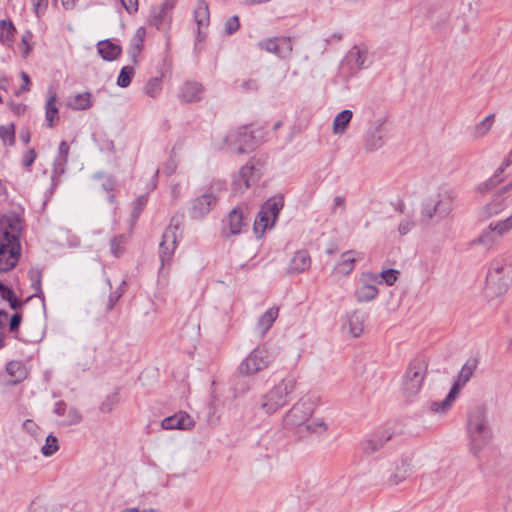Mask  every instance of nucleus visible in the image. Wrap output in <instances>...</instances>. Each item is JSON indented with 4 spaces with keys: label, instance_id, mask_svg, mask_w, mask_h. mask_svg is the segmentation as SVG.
Listing matches in <instances>:
<instances>
[{
    "label": "nucleus",
    "instance_id": "obj_6",
    "mask_svg": "<svg viewBox=\"0 0 512 512\" xmlns=\"http://www.w3.org/2000/svg\"><path fill=\"white\" fill-rule=\"evenodd\" d=\"M452 197L446 189H439L421 204L419 224L429 225L436 215H447L452 210Z\"/></svg>",
    "mask_w": 512,
    "mask_h": 512
},
{
    "label": "nucleus",
    "instance_id": "obj_27",
    "mask_svg": "<svg viewBox=\"0 0 512 512\" xmlns=\"http://www.w3.org/2000/svg\"><path fill=\"white\" fill-rule=\"evenodd\" d=\"M202 95V85L197 82L189 81L182 86L179 97L184 102H194L200 100Z\"/></svg>",
    "mask_w": 512,
    "mask_h": 512
},
{
    "label": "nucleus",
    "instance_id": "obj_37",
    "mask_svg": "<svg viewBox=\"0 0 512 512\" xmlns=\"http://www.w3.org/2000/svg\"><path fill=\"white\" fill-rule=\"evenodd\" d=\"M352 115V111L346 109L335 116L332 125V131L335 135H341L345 132L352 119Z\"/></svg>",
    "mask_w": 512,
    "mask_h": 512
},
{
    "label": "nucleus",
    "instance_id": "obj_59",
    "mask_svg": "<svg viewBox=\"0 0 512 512\" xmlns=\"http://www.w3.org/2000/svg\"><path fill=\"white\" fill-rule=\"evenodd\" d=\"M121 3L128 13H134L138 10V0H121Z\"/></svg>",
    "mask_w": 512,
    "mask_h": 512
},
{
    "label": "nucleus",
    "instance_id": "obj_22",
    "mask_svg": "<svg viewBox=\"0 0 512 512\" xmlns=\"http://www.w3.org/2000/svg\"><path fill=\"white\" fill-rule=\"evenodd\" d=\"M6 375L8 379L5 384L9 386L16 385L27 378L28 371L25 365L19 361H10L6 365Z\"/></svg>",
    "mask_w": 512,
    "mask_h": 512
},
{
    "label": "nucleus",
    "instance_id": "obj_61",
    "mask_svg": "<svg viewBox=\"0 0 512 512\" xmlns=\"http://www.w3.org/2000/svg\"><path fill=\"white\" fill-rule=\"evenodd\" d=\"M176 168H177V162L174 159H169L163 167V172L166 175H171L175 172Z\"/></svg>",
    "mask_w": 512,
    "mask_h": 512
},
{
    "label": "nucleus",
    "instance_id": "obj_29",
    "mask_svg": "<svg viewBox=\"0 0 512 512\" xmlns=\"http://www.w3.org/2000/svg\"><path fill=\"white\" fill-rule=\"evenodd\" d=\"M57 95L53 89L48 90V99L45 105V119L48 127L52 128L59 119L58 108L56 106Z\"/></svg>",
    "mask_w": 512,
    "mask_h": 512
},
{
    "label": "nucleus",
    "instance_id": "obj_15",
    "mask_svg": "<svg viewBox=\"0 0 512 512\" xmlns=\"http://www.w3.org/2000/svg\"><path fill=\"white\" fill-rule=\"evenodd\" d=\"M260 169L248 163L241 167L232 183V191L241 194L260 178Z\"/></svg>",
    "mask_w": 512,
    "mask_h": 512
},
{
    "label": "nucleus",
    "instance_id": "obj_45",
    "mask_svg": "<svg viewBox=\"0 0 512 512\" xmlns=\"http://www.w3.org/2000/svg\"><path fill=\"white\" fill-rule=\"evenodd\" d=\"M59 449L58 440L53 435H48L45 440V444L41 448V452L44 456L49 457L55 454Z\"/></svg>",
    "mask_w": 512,
    "mask_h": 512
},
{
    "label": "nucleus",
    "instance_id": "obj_30",
    "mask_svg": "<svg viewBox=\"0 0 512 512\" xmlns=\"http://www.w3.org/2000/svg\"><path fill=\"white\" fill-rule=\"evenodd\" d=\"M97 50L100 56L106 61H113L121 54V47L110 40L98 42Z\"/></svg>",
    "mask_w": 512,
    "mask_h": 512
},
{
    "label": "nucleus",
    "instance_id": "obj_62",
    "mask_svg": "<svg viewBox=\"0 0 512 512\" xmlns=\"http://www.w3.org/2000/svg\"><path fill=\"white\" fill-rule=\"evenodd\" d=\"M22 317L19 313H15L10 320L9 329L10 331H15L19 327L21 323Z\"/></svg>",
    "mask_w": 512,
    "mask_h": 512
},
{
    "label": "nucleus",
    "instance_id": "obj_12",
    "mask_svg": "<svg viewBox=\"0 0 512 512\" xmlns=\"http://www.w3.org/2000/svg\"><path fill=\"white\" fill-rule=\"evenodd\" d=\"M22 231L23 221L19 213L8 212L0 217V237L6 236L7 239L20 243Z\"/></svg>",
    "mask_w": 512,
    "mask_h": 512
},
{
    "label": "nucleus",
    "instance_id": "obj_44",
    "mask_svg": "<svg viewBox=\"0 0 512 512\" xmlns=\"http://www.w3.org/2000/svg\"><path fill=\"white\" fill-rule=\"evenodd\" d=\"M135 71L134 68L131 66H124L117 78V85L121 88H126L129 86L132 77L134 76Z\"/></svg>",
    "mask_w": 512,
    "mask_h": 512
},
{
    "label": "nucleus",
    "instance_id": "obj_35",
    "mask_svg": "<svg viewBox=\"0 0 512 512\" xmlns=\"http://www.w3.org/2000/svg\"><path fill=\"white\" fill-rule=\"evenodd\" d=\"M69 145L62 141L58 147V154L54 160L53 174L60 176L64 173L68 161Z\"/></svg>",
    "mask_w": 512,
    "mask_h": 512
},
{
    "label": "nucleus",
    "instance_id": "obj_18",
    "mask_svg": "<svg viewBox=\"0 0 512 512\" xmlns=\"http://www.w3.org/2000/svg\"><path fill=\"white\" fill-rule=\"evenodd\" d=\"M460 389H461V384H459L458 382H455L453 384V386L451 387L449 393L445 397V399H443L441 401H433L430 404L429 411L432 414L437 415V416L446 415L450 411L454 401L456 400Z\"/></svg>",
    "mask_w": 512,
    "mask_h": 512
},
{
    "label": "nucleus",
    "instance_id": "obj_56",
    "mask_svg": "<svg viewBox=\"0 0 512 512\" xmlns=\"http://www.w3.org/2000/svg\"><path fill=\"white\" fill-rule=\"evenodd\" d=\"M20 77L23 81V86L20 87L16 92L15 94L16 95H20L24 92H28L30 90V85H31V81H30V78L28 76V74L26 72H21L20 73Z\"/></svg>",
    "mask_w": 512,
    "mask_h": 512
},
{
    "label": "nucleus",
    "instance_id": "obj_11",
    "mask_svg": "<svg viewBox=\"0 0 512 512\" xmlns=\"http://www.w3.org/2000/svg\"><path fill=\"white\" fill-rule=\"evenodd\" d=\"M21 256V243L0 237V272L13 269Z\"/></svg>",
    "mask_w": 512,
    "mask_h": 512
},
{
    "label": "nucleus",
    "instance_id": "obj_39",
    "mask_svg": "<svg viewBox=\"0 0 512 512\" xmlns=\"http://www.w3.org/2000/svg\"><path fill=\"white\" fill-rule=\"evenodd\" d=\"M328 429V424L320 418L309 419L307 425L304 428V433H312L317 435L324 434Z\"/></svg>",
    "mask_w": 512,
    "mask_h": 512
},
{
    "label": "nucleus",
    "instance_id": "obj_24",
    "mask_svg": "<svg viewBox=\"0 0 512 512\" xmlns=\"http://www.w3.org/2000/svg\"><path fill=\"white\" fill-rule=\"evenodd\" d=\"M247 226L246 216L243 210L239 207L234 208L227 217V227L230 235H237L242 233L243 229Z\"/></svg>",
    "mask_w": 512,
    "mask_h": 512
},
{
    "label": "nucleus",
    "instance_id": "obj_49",
    "mask_svg": "<svg viewBox=\"0 0 512 512\" xmlns=\"http://www.w3.org/2000/svg\"><path fill=\"white\" fill-rule=\"evenodd\" d=\"M399 272L394 269L383 270L379 276V279L384 281L388 286H392L398 279Z\"/></svg>",
    "mask_w": 512,
    "mask_h": 512
},
{
    "label": "nucleus",
    "instance_id": "obj_64",
    "mask_svg": "<svg viewBox=\"0 0 512 512\" xmlns=\"http://www.w3.org/2000/svg\"><path fill=\"white\" fill-rule=\"evenodd\" d=\"M76 1L77 0H61V3L64 8L70 9L75 5Z\"/></svg>",
    "mask_w": 512,
    "mask_h": 512
},
{
    "label": "nucleus",
    "instance_id": "obj_53",
    "mask_svg": "<svg viewBox=\"0 0 512 512\" xmlns=\"http://www.w3.org/2000/svg\"><path fill=\"white\" fill-rule=\"evenodd\" d=\"M171 7L172 5H169L167 0L166 3H164L163 6L160 8L159 12L152 16L151 21L157 28H159L160 23L162 22L166 9H170Z\"/></svg>",
    "mask_w": 512,
    "mask_h": 512
},
{
    "label": "nucleus",
    "instance_id": "obj_47",
    "mask_svg": "<svg viewBox=\"0 0 512 512\" xmlns=\"http://www.w3.org/2000/svg\"><path fill=\"white\" fill-rule=\"evenodd\" d=\"M0 137L4 144L12 145L14 143V137H15L14 125L9 124L6 126H1L0 127Z\"/></svg>",
    "mask_w": 512,
    "mask_h": 512
},
{
    "label": "nucleus",
    "instance_id": "obj_41",
    "mask_svg": "<svg viewBox=\"0 0 512 512\" xmlns=\"http://www.w3.org/2000/svg\"><path fill=\"white\" fill-rule=\"evenodd\" d=\"M386 440L378 437H370L362 442V450L366 454H372L383 447Z\"/></svg>",
    "mask_w": 512,
    "mask_h": 512
},
{
    "label": "nucleus",
    "instance_id": "obj_10",
    "mask_svg": "<svg viewBox=\"0 0 512 512\" xmlns=\"http://www.w3.org/2000/svg\"><path fill=\"white\" fill-rule=\"evenodd\" d=\"M378 284H381V280L377 274L363 272L359 278V286L354 291L356 302L366 303L376 299L379 294Z\"/></svg>",
    "mask_w": 512,
    "mask_h": 512
},
{
    "label": "nucleus",
    "instance_id": "obj_40",
    "mask_svg": "<svg viewBox=\"0 0 512 512\" xmlns=\"http://www.w3.org/2000/svg\"><path fill=\"white\" fill-rule=\"evenodd\" d=\"M477 367V360L476 359H469L466 361V363L463 365L459 372V380L457 381L459 384L462 382V384H465L469 379L472 377L474 371Z\"/></svg>",
    "mask_w": 512,
    "mask_h": 512
},
{
    "label": "nucleus",
    "instance_id": "obj_26",
    "mask_svg": "<svg viewBox=\"0 0 512 512\" xmlns=\"http://www.w3.org/2000/svg\"><path fill=\"white\" fill-rule=\"evenodd\" d=\"M228 139L239 144V147L237 148V152L239 153L253 149L255 145L254 137L251 135V132L248 130V128H243L237 133H231L228 136Z\"/></svg>",
    "mask_w": 512,
    "mask_h": 512
},
{
    "label": "nucleus",
    "instance_id": "obj_31",
    "mask_svg": "<svg viewBox=\"0 0 512 512\" xmlns=\"http://www.w3.org/2000/svg\"><path fill=\"white\" fill-rule=\"evenodd\" d=\"M356 256L352 251L343 253L342 258L334 266L333 272L336 275L346 276L352 272L355 266Z\"/></svg>",
    "mask_w": 512,
    "mask_h": 512
},
{
    "label": "nucleus",
    "instance_id": "obj_16",
    "mask_svg": "<svg viewBox=\"0 0 512 512\" xmlns=\"http://www.w3.org/2000/svg\"><path fill=\"white\" fill-rule=\"evenodd\" d=\"M387 138V128L382 121H376L367 130L364 148L368 152H374L384 146Z\"/></svg>",
    "mask_w": 512,
    "mask_h": 512
},
{
    "label": "nucleus",
    "instance_id": "obj_38",
    "mask_svg": "<svg viewBox=\"0 0 512 512\" xmlns=\"http://www.w3.org/2000/svg\"><path fill=\"white\" fill-rule=\"evenodd\" d=\"M495 122V114H489L478 122L473 129V135L476 138L485 137L492 129Z\"/></svg>",
    "mask_w": 512,
    "mask_h": 512
},
{
    "label": "nucleus",
    "instance_id": "obj_58",
    "mask_svg": "<svg viewBox=\"0 0 512 512\" xmlns=\"http://www.w3.org/2000/svg\"><path fill=\"white\" fill-rule=\"evenodd\" d=\"M22 426H23V429L25 431H27L28 433H30L31 435L37 434L38 426L33 420H30V419L25 420L23 422Z\"/></svg>",
    "mask_w": 512,
    "mask_h": 512
},
{
    "label": "nucleus",
    "instance_id": "obj_13",
    "mask_svg": "<svg viewBox=\"0 0 512 512\" xmlns=\"http://www.w3.org/2000/svg\"><path fill=\"white\" fill-rule=\"evenodd\" d=\"M502 223L503 219L490 223L489 226L471 242V246L480 245L486 250L491 249L499 238L511 231L510 228L501 226Z\"/></svg>",
    "mask_w": 512,
    "mask_h": 512
},
{
    "label": "nucleus",
    "instance_id": "obj_28",
    "mask_svg": "<svg viewBox=\"0 0 512 512\" xmlns=\"http://www.w3.org/2000/svg\"><path fill=\"white\" fill-rule=\"evenodd\" d=\"M66 106L76 111L87 110L92 106V96L89 92L75 94L67 99Z\"/></svg>",
    "mask_w": 512,
    "mask_h": 512
},
{
    "label": "nucleus",
    "instance_id": "obj_51",
    "mask_svg": "<svg viewBox=\"0 0 512 512\" xmlns=\"http://www.w3.org/2000/svg\"><path fill=\"white\" fill-rule=\"evenodd\" d=\"M161 89V82H160V79L158 78H154V79H151L146 87H145V92L147 95L151 96V97H155L156 94L160 91Z\"/></svg>",
    "mask_w": 512,
    "mask_h": 512
},
{
    "label": "nucleus",
    "instance_id": "obj_55",
    "mask_svg": "<svg viewBox=\"0 0 512 512\" xmlns=\"http://www.w3.org/2000/svg\"><path fill=\"white\" fill-rule=\"evenodd\" d=\"M34 12L37 16L45 13L48 7V0H32Z\"/></svg>",
    "mask_w": 512,
    "mask_h": 512
},
{
    "label": "nucleus",
    "instance_id": "obj_60",
    "mask_svg": "<svg viewBox=\"0 0 512 512\" xmlns=\"http://www.w3.org/2000/svg\"><path fill=\"white\" fill-rule=\"evenodd\" d=\"M36 152L34 149H30L23 157V164L27 167L31 166L36 159Z\"/></svg>",
    "mask_w": 512,
    "mask_h": 512
},
{
    "label": "nucleus",
    "instance_id": "obj_17",
    "mask_svg": "<svg viewBox=\"0 0 512 512\" xmlns=\"http://www.w3.org/2000/svg\"><path fill=\"white\" fill-rule=\"evenodd\" d=\"M508 205L507 198L501 196V192H497L489 202L479 208L478 216L481 220L487 221L501 215L507 209Z\"/></svg>",
    "mask_w": 512,
    "mask_h": 512
},
{
    "label": "nucleus",
    "instance_id": "obj_42",
    "mask_svg": "<svg viewBox=\"0 0 512 512\" xmlns=\"http://www.w3.org/2000/svg\"><path fill=\"white\" fill-rule=\"evenodd\" d=\"M0 295L2 299L6 300L12 309H17L22 305V302L15 296L14 292L0 282Z\"/></svg>",
    "mask_w": 512,
    "mask_h": 512
},
{
    "label": "nucleus",
    "instance_id": "obj_21",
    "mask_svg": "<svg viewBox=\"0 0 512 512\" xmlns=\"http://www.w3.org/2000/svg\"><path fill=\"white\" fill-rule=\"evenodd\" d=\"M161 426L163 429L166 430H189L194 426V420L189 414L185 412H179L172 416L164 418L161 422Z\"/></svg>",
    "mask_w": 512,
    "mask_h": 512
},
{
    "label": "nucleus",
    "instance_id": "obj_23",
    "mask_svg": "<svg viewBox=\"0 0 512 512\" xmlns=\"http://www.w3.org/2000/svg\"><path fill=\"white\" fill-rule=\"evenodd\" d=\"M54 412L62 418L61 424L65 426L78 424L82 419L80 412L76 408L68 407L62 402L56 403Z\"/></svg>",
    "mask_w": 512,
    "mask_h": 512
},
{
    "label": "nucleus",
    "instance_id": "obj_50",
    "mask_svg": "<svg viewBox=\"0 0 512 512\" xmlns=\"http://www.w3.org/2000/svg\"><path fill=\"white\" fill-rule=\"evenodd\" d=\"M416 226V221L413 217L407 215L403 218V220L399 223L398 231L401 235H406L412 231V229Z\"/></svg>",
    "mask_w": 512,
    "mask_h": 512
},
{
    "label": "nucleus",
    "instance_id": "obj_36",
    "mask_svg": "<svg viewBox=\"0 0 512 512\" xmlns=\"http://www.w3.org/2000/svg\"><path fill=\"white\" fill-rule=\"evenodd\" d=\"M16 28L11 20H0V43L7 47H12Z\"/></svg>",
    "mask_w": 512,
    "mask_h": 512
},
{
    "label": "nucleus",
    "instance_id": "obj_20",
    "mask_svg": "<svg viewBox=\"0 0 512 512\" xmlns=\"http://www.w3.org/2000/svg\"><path fill=\"white\" fill-rule=\"evenodd\" d=\"M217 197L212 192H206L192 202L191 214L200 219L207 215L215 206Z\"/></svg>",
    "mask_w": 512,
    "mask_h": 512
},
{
    "label": "nucleus",
    "instance_id": "obj_54",
    "mask_svg": "<svg viewBox=\"0 0 512 512\" xmlns=\"http://www.w3.org/2000/svg\"><path fill=\"white\" fill-rule=\"evenodd\" d=\"M239 19L237 16L230 17L225 23V31L227 34H232L239 29Z\"/></svg>",
    "mask_w": 512,
    "mask_h": 512
},
{
    "label": "nucleus",
    "instance_id": "obj_32",
    "mask_svg": "<svg viewBox=\"0 0 512 512\" xmlns=\"http://www.w3.org/2000/svg\"><path fill=\"white\" fill-rule=\"evenodd\" d=\"M311 265V258L307 251H297L290 262V271L292 273H301L307 270Z\"/></svg>",
    "mask_w": 512,
    "mask_h": 512
},
{
    "label": "nucleus",
    "instance_id": "obj_19",
    "mask_svg": "<svg viewBox=\"0 0 512 512\" xmlns=\"http://www.w3.org/2000/svg\"><path fill=\"white\" fill-rule=\"evenodd\" d=\"M509 165L510 160H504L491 177L485 179L475 186V193L479 196H485L495 187H497L503 180L501 175Z\"/></svg>",
    "mask_w": 512,
    "mask_h": 512
},
{
    "label": "nucleus",
    "instance_id": "obj_8",
    "mask_svg": "<svg viewBox=\"0 0 512 512\" xmlns=\"http://www.w3.org/2000/svg\"><path fill=\"white\" fill-rule=\"evenodd\" d=\"M282 207V197H271L263 204L254 221V231L257 235H263L267 229L274 226Z\"/></svg>",
    "mask_w": 512,
    "mask_h": 512
},
{
    "label": "nucleus",
    "instance_id": "obj_25",
    "mask_svg": "<svg viewBox=\"0 0 512 512\" xmlns=\"http://www.w3.org/2000/svg\"><path fill=\"white\" fill-rule=\"evenodd\" d=\"M278 312V308L271 307L260 316L254 328L255 333L260 338L264 337L265 334L269 331V329L271 328V326L278 317Z\"/></svg>",
    "mask_w": 512,
    "mask_h": 512
},
{
    "label": "nucleus",
    "instance_id": "obj_34",
    "mask_svg": "<svg viewBox=\"0 0 512 512\" xmlns=\"http://www.w3.org/2000/svg\"><path fill=\"white\" fill-rule=\"evenodd\" d=\"M194 18L200 34L201 30L206 28L210 21L209 8L205 0H197V5L194 10Z\"/></svg>",
    "mask_w": 512,
    "mask_h": 512
},
{
    "label": "nucleus",
    "instance_id": "obj_3",
    "mask_svg": "<svg viewBox=\"0 0 512 512\" xmlns=\"http://www.w3.org/2000/svg\"><path fill=\"white\" fill-rule=\"evenodd\" d=\"M297 386L292 376H286L275 383L259 401V409L265 415H273L285 407L291 400Z\"/></svg>",
    "mask_w": 512,
    "mask_h": 512
},
{
    "label": "nucleus",
    "instance_id": "obj_33",
    "mask_svg": "<svg viewBox=\"0 0 512 512\" xmlns=\"http://www.w3.org/2000/svg\"><path fill=\"white\" fill-rule=\"evenodd\" d=\"M348 60L354 65L356 71L365 69L370 64L368 51L360 47H354L349 52Z\"/></svg>",
    "mask_w": 512,
    "mask_h": 512
},
{
    "label": "nucleus",
    "instance_id": "obj_43",
    "mask_svg": "<svg viewBox=\"0 0 512 512\" xmlns=\"http://www.w3.org/2000/svg\"><path fill=\"white\" fill-rule=\"evenodd\" d=\"M144 35H145L144 29L139 28L137 30L135 36L133 37L130 53H131V56L134 59V61H136V57L139 55V53L142 49Z\"/></svg>",
    "mask_w": 512,
    "mask_h": 512
},
{
    "label": "nucleus",
    "instance_id": "obj_2",
    "mask_svg": "<svg viewBox=\"0 0 512 512\" xmlns=\"http://www.w3.org/2000/svg\"><path fill=\"white\" fill-rule=\"evenodd\" d=\"M512 287V262L504 259L491 263L487 275L484 294L489 302H496Z\"/></svg>",
    "mask_w": 512,
    "mask_h": 512
},
{
    "label": "nucleus",
    "instance_id": "obj_46",
    "mask_svg": "<svg viewBox=\"0 0 512 512\" xmlns=\"http://www.w3.org/2000/svg\"><path fill=\"white\" fill-rule=\"evenodd\" d=\"M292 52V42L289 38H277V56L285 58Z\"/></svg>",
    "mask_w": 512,
    "mask_h": 512
},
{
    "label": "nucleus",
    "instance_id": "obj_52",
    "mask_svg": "<svg viewBox=\"0 0 512 512\" xmlns=\"http://www.w3.org/2000/svg\"><path fill=\"white\" fill-rule=\"evenodd\" d=\"M32 38H33V35H32V33L30 31H26L22 35V38H21V43H22V46H23L22 56L24 58H26L29 55V53H30V51L32 49V47L30 45V42H31Z\"/></svg>",
    "mask_w": 512,
    "mask_h": 512
},
{
    "label": "nucleus",
    "instance_id": "obj_5",
    "mask_svg": "<svg viewBox=\"0 0 512 512\" xmlns=\"http://www.w3.org/2000/svg\"><path fill=\"white\" fill-rule=\"evenodd\" d=\"M316 405V400L313 397H301L285 413L282 420L283 427L286 429H295L298 433H304V428L311 418Z\"/></svg>",
    "mask_w": 512,
    "mask_h": 512
},
{
    "label": "nucleus",
    "instance_id": "obj_48",
    "mask_svg": "<svg viewBox=\"0 0 512 512\" xmlns=\"http://www.w3.org/2000/svg\"><path fill=\"white\" fill-rule=\"evenodd\" d=\"M126 237L123 235L114 237L110 242L111 252L114 256L119 257L124 251Z\"/></svg>",
    "mask_w": 512,
    "mask_h": 512
},
{
    "label": "nucleus",
    "instance_id": "obj_14",
    "mask_svg": "<svg viewBox=\"0 0 512 512\" xmlns=\"http://www.w3.org/2000/svg\"><path fill=\"white\" fill-rule=\"evenodd\" d=\"M180 236L179 223H171L164 231L162 241L160 243V258L162 266L169 262L177 247L178 237Z\"/></svg>",
    "mask_w": 512,
    "mask_h": 512
},
{
    "label": "nucleus",
    "instance_id": "obj_63",
    "mask_svg": "<svg viewBox=\"0 0 512 512\" xmlns=\"http://www.w3.org/2000/svg\"><path fill=\"white\" fill-rule=\"evenodd\" d=\"M501 226H503L504 228L508 227L512 230V214L503 219V223L501 224Z\"/></svg>",
    "mask_w": 512,
    "mask_h": 512
},
{
    "label": "nucleus",
    "instance_id": "obj_1",
    "mask_svg": "<svg viewBox=\"0 0 512 512\" xmlns=\"http://www.w3.org/2000/svg\"><path fill=\"white\" fill-rule=\"evenodd\" d=\"M465 432L467 449L473 456H479L490 446L494 434L486 407L478 405L468 411Z\"/></svg>",
    "mask_w": 512,
    "mask_h": 512
},
{
    "label": "nucleus",
    "instance_id": "obj_57",
    "mask_svg": "<svg viewBox=\"0 0 512 512\" xmlns=\"http://www.w3.org/2000/svg\"><path fill=\"white\" fill-rule=\"evenodd\" d=\"M260 46L266 51L277 55V38L265 40L260 43Z\"/></svg>",
    "mask_w": 512,
    "mask_h": 512
},
{
    "label": "nucleus",
    "instance_id": "obj_9",
    "mask_svg": "<svg viewBox=\"0 0 512 512\" xmlns=\"http://www.w3.org/2000/svg\"><path fill=\"white\" fill-rule=\"evenodd\" d=\"M368 314L361 309H353L341 317V332L347 338H359L365 331Z\"/></svg>",
    "mask_w": 512,
    "mask_h": 512
},
{
    "label": "nucleus",
    "instance_id": "obj_4",
    "mask_svg": "<svg viewBox=\"0 0 512 512\" xmlns=\"http://www.w3.org/2000/svg\"><path fill=\"white\" fill-rule=\"evenodd\" d=\"M274 359L273 348L266 343L260 344L241 361L237 371L241 376H253L267 369Z\"/></svg>",
    "mask_w": 512,
    "mask_h": 512
},
{
    "label": "nucleus",
    "instance_id": "obj_7",
    "mask_svg": "<svg viewBox=\"0 0 512 512\" xmlns=\"http://www.w3.org/2000/svg\"><path fill=\"white\" fill-rule=\"evenodd\" d=\"M427 372V364L422 359H415L410 362L401 382V391L407 397L418 394L421 390Z\"/></svg>",
    "mask_w": 512,
    "mask_h": 512
}]
</instances>
